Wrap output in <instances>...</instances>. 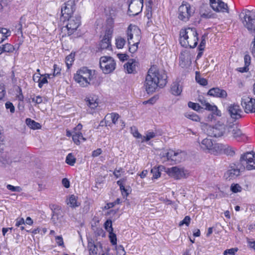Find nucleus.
<instances>
[{
  "mask_svg": "<svg viewBox=\"0 0 255 255\" xmlns=\"http://www.w3.org/2000/svg\"><path fill=\"white\" fill-rule=\"evenodd\" d=\"M206 44L205 38L204 36L202 37V40L200 43L199 46L198 47V50H204Z\"/></svg>",
  "mask_w": 255,
  "mask_h": 255,
  "instance_id": "obj_52",
  "label": "nucleus"
},
{
  "mask_svg": "<svg viewBox=\"0 0 255 255\" xmlns=\"http://www.w3.org/2000/svg\"><path fill=\"white\" fill-rule=\"evenodd\" d=\"M6 188L9 190H10L12 192H20L22 191V189L19 186H14L10 184H7L6 185Z\"/></svg>",
  "mask_w": 255,
  "mask_h": 255,
  "instance_id": "obj_43",
  "label": "nucleus"
},
{
  "mask_svg": "<svg viewBox=\"0 0 255 255\" xmlns=\"http://www.w3.org/2000/svg\"><path fill=\"white\" fill-rule=\"evenodd\" d=\"M26 125L31 129H38L41 128L40 124L30 118H27L25 120Z\"/></svg>",
  "mask_w": 255,
  "mask_h": 255,
  "instance_id": "obj_29",
  "label": "nucleus"
},
{
  "mask_svg": "<svg viewBox=\"0 0 255 255\" xmlns=\"http://www.w3.org/2000/svg\"><path fill=\"white\" fill-rule=\"evenodd\" d=\"M109 233H110L109 237H110L111 243L114 245H116L117 244V238H116V234H114L113 233V232H109Z\"/></svg>",
  "mask_w": 255,
  "mask_h": 255,
  "instance_id": "obj_50",
  "label": "nucleus"
},
{
  "mask_svg": "<svg viewBox=\"0 0 255 255\" xmlns=\"http://www.w3.org/2000/svg\"><path fill=\"white\" fill-rule=\"evenodd\" d=\"M120 118V115L116 113H112L107 114L105 119V125L106 126H112L111 124L116 125L118 119Z\"/></svg>",
  "mask_w": 255,
  "mask_h": 255,
  "instance_id": "obj_23",
  "label": "nucleus"
},
{
  "mask_svg": "<svg viewBox=\"0 0 255 255\" xmlns=\"http://www.w3.org/2000/svg\"><path fill=\"white\" fill-rule=\"evenodd\" d=\"M72 139L74 143L77 145L80 144V139H82L83 141L86 140V138L83 137L82 133L80 131H75L73 132Z\"/></svg>",
  "mask_w": 255,
  "mask_h": 255,
  "instance_id": "obj_30",
  "label": "nucleus"
},
{
  "mask_svg": "<svg viewBox=\"0 0 255 255\" xmlns=\"http://www.w3.org/2000/svg\"><path fill=\"white\" fill-rule=\"evenodd\" d=\"M87 105L92 109H95L98 106V102L97 100L94 99V98L87 99L86 100Z\"/></svg>",
  "mask_w": 255,
  "mask_h": 255,
  "instance_id": "obj_31",
  "label": "nucleus"
},
{
  "mask_svg": "<svg viewBox=\"0 0 255 255\" xmlns=\"http://www.w3.org/2000/svg\"><path fill=\"white\" fill-rule=\"evenodd\" d=\"M123 172V169L122 168H120L119 169H116L114 170L113 174L115 176V177L118 178L121 176V173Z\"/></svg>",
  "mask_w": 255,
  "mask_h": 255,
  "instance_id": "obj_57",
  "label": "nucleus"
},
{
  "mask_svg": "<svg viewBox=\"0 0 255 255\" xmlns=\"http://www.w3.org/2000/svg\"><path fill=\"white\" fill-rule=\"evenodd\" d=\"M1 46L3 52H11L14 50L13 46L10 44L7 43L6 44L2 45Z\"/></svg>",
  "mask_w": 255,
  "mask_h": 255,
  "instance_id": "obj_40",
  "label": "nucleus"
},
{
  "mask_svg": "<svg viewBox=\"0 0 255 255\" xmlns=\"http://www.w3.org/2000/svg\"><path fill=\"white\" fill-rule=\"evenodd\" d=\"M242 189V187L238 184H232L231 186V190L233 193L240 192Z\"/></svg>",
  "mask_w": 255,
  "mask_h": 255,
  "instance_id": "obj_41",
  "label": "nucleus"
},
{
  "mask_svg": "<svg viewBox=\"0 0 255 255\" xmlns=\"http://www.w3.org/2000/svg\"><path fill=\"white\" fill-rule=\"evenodd\" d=\"M131 130L133 136L138 138H141V140L142 139L143 136L139 133L137 129L135 127H131Z\"/></svg>",
  "mask_w": 255,
  "mask_h": 255,
  "instance_id": "obj_46",
  "label": "nucleus"
},
{
  "mask_svg": "<svg viewBox=\"0 0 255 255\" xmlns=\"http://www.w3.org/2000/svg\"><path fill=\"white\" fill-rule=\"evenodd\" d=\"M5 93V92L3 85H0V100L4 97Z\"/></svg>",
  "mask_w": 255,
  "mask_h": 255,
  "instance_id": "obj_60",
  "label": "nucleus"
},
{
  "mask_svg": "<svg viewBox=\"0 0 255 255\" xmlns=\"http://www.w3.org/2000/svg\"><path fill=\"white\" fill-rule=\"evenodd\" d=\"M55 241L58 246H61L64 244L63 238L61 236L55 237Z\"/></svg>",
  "mask_w": 255,
  "mask_h": 255,
  "instance_id": "obj_54",
  "label": "nucleus"
},
{
  "mask_svg": "<svg viewBox=\"0 0 255 255\" xmlns=\"http://www.w3.org/2000/svg\"><path fill=\"white\" fill-rule=\"evenodd\" d=\"M180 43L184 47L195 48L198 41V34L195 28L187 27L180 31Z\"/></svg>",
  "mask_w": 255,
  "mask_h": 255,
  "instance_id": "obj_4",
  "label": "nucleus"
},
{
  "mask_svg": "<svg viewBox=\"0 0 255 255\" xmlns=\"http://www.w3.org/2000/svg\"><path fill=\"white\" fill-rule=\"evenodd\" d=\"M42 75L39 73L38 74H34L33 76V80L35 82H39L41 76Z\"/></svg>",
  "mask_w": 255,
  "mask_h": 255,
  "instance_id": "obj_62",
  "label": "nucleus"
},
{
  "mask_svg": "<svg viewBox=\"0 0 255 255\" xmlns=\"http://www.w3.org/2000/svg\"><path fill=\"white\" fill-rule=\"evenodd\" d=\"M199 143L200 148L205 152L217 154L218 151L221 150V145L219 143H213V140L208 138L203 139Z\"/></svg>",
  "mask_w": 255,
  "mask_h": 255,
  "instance_id": "obj_5",
  "label": "nucleus"
},
{
  "mask_svg": "<svg viewBox=\"0 0 255 255\" xmlns=\"http://www.w3.org/2000/svg\"><path fill=\"white\" fill-rule=\"evenodd\" d=\"M61 73V69L57 66L56 64L53 66V73L51 75L53 77L58 76Z\"/></svg>",
  "mask_w": 255,
  "mask_h": 255,
  "instance_id": "obj_49",
  "label": "nucleus"
},
{
  "mask_svg": "<svg viewBox=\"0 0 255 255\" xmlns=\"http://www.w3.org/2000/svg\"><path fill=\"white\" fill-rule=\"evenodd\" d=\"M165 172L169 176L177 180L186 177V171L184 168L179 166L167 168Z\"/></svg>",
  "mask_w": 255,
  "mask_h": 255,
  "instance_id": "obj_13",
  "label": "nucleus"
},
{
  "mask_svg": "<svg viewBox=\"0 0 255 255\" xmlns=\"http://www.w3.org/2000/svg\"><path fill=\"white\" fill-rule=\"evenodd\" d=\"M196 80L199 84L202 86H206L208 84L207 80L206 79L201 78L197 76H196Z\"/></svg>",
  "mask_w": 255,
  "mask_h": 255,
  "instance_id": "obj_48",
  "label": "nucleus"
},
{
  "mask_svg": "<svg viewBox=\"0 0 255 255\" xmlns=\"http://www.w3.org/2000/svg\"><path fill=\"white\" fill-rule=\"evenodd\" d=\"M200 102H201L202 105L205 107V109L206 110L212 112L213 114L216 116H221V112L218 109L217 107L216 106L211 105L210 104L204 100H200Z\"/></svg>",
  "mask_w": 255,
  "mask_h": 255,
  "instance_id": "obj_24",
  "label": "nucleus"
},
{
  "mask_svg": "<svg viewBox=\"0 0 255 255\" xmlns=\"http://www.w3.org/2000/svg\"><path fill=\"white\" fill-rule=\"evenodd\" d=\"M194 11L191 9L189 3L184 2L178 8V18L185 22L187 21L190 16L193 14Z\"/></svg>",
  "mask_w": 255,
  "mask_h": 255,
  "instance_id": "obj_10",
  "label": "nucleus"
},
{
  "mask_svg": "<svg viewBox=\"0 0 255 255\" xmlns=\"http://www.w3.org/2000/svg\"><path fill=\"white\" fill-rule=\"evenodd\" d=\"M207 95L221 99H226L228 96L226 91L220 89L218 87L213 88L210 89L207 93Z\"/></svg>",
  "mask_w": 255,
  "mask_h": 255,
  "instance_id": "obj_19",
  "label": "nucleus"
},
{
  "mask_svg": "<svg viewBox=\"0 0 255 255\" xmlns=\"http://www.w3.org/2000/svg\"><path fill=\"white\" fill-rule=\"evenodd\" d=\"M139 43V42L132 41V43L129 46V52L131 53H134L137 50V45Z\"/></svg>",
  "mask_w": 255,
  "mask_h": 255,
  "instance_id": "obj_39",
  "label": "nucleus"
},
{
  "mask_svg": "<svg viewBox=\"0 0 255 255\" xmlns=\"http://www.w3.org/2000/svg\"><path fill=\"white\" fill-rule=\"evenodd\" d=\"M225 136L229 138L232 137L238 141L244 140L246 137L239 127L235 124L226 127Z\"/></svg>",
  "mask_w": 255,
  "mask_h": 255,
  "instance_id": "obj_6",
  "label": "nucleus"
},
{
  "mask_svg": "<svg viewBox=\"0 0 255 255\" xmlns=\"http://www.w3.org/2000/svg\"><path fill=\"white\" fill-rule=\"evenodd\" d=\"M126 180L125 178H122L118 180L117 182V184L120 186V188H123L124 186V183Z\"/></svg>",
  "mask_w": 255,
  "mask_h": 255,
  "instance_id": "obj_64",
  "label": "nucleus"
},
{
  "mask_svg": "<svg viewBox=\"0 0 255 255\" xmlns=\"http://www.w3.org/2000/svg\"><path fill=\"white\" fill-rule=\"evenodd\" d=\"M66 162L71 166L74 165L76 162V158L72 153H69L66 158Z\"/></svg>",
  "mask_w": 255,
  "mask_h": 255,
  "instance_id": "obj_33",
  "label": "nucleus"
},
{
  "mask_svg": "<svg viewBox=\"0 0 255 255\" xmlns=\"http://www.w3.org/2000/svg\"><path fill=\"white\" fill-rule=\"evenodd\" d=\"M127 35L129 45L132 43V40L137 42L140 41V30L136 25L130 24L127 30Z\"/></svg>",
  "mask_w": 255,
  "mask_h": 255,
  "instance_id": "obj_11",
  "label": "nucleus"
},
{
  "mask_svg": "<svg viewBox=\"0 0 255 255\" xmlns=\"http://www.w3.org/2000/svg\"><path fill=\"white\" fill-rule=\"evenodd\" d=\"M210 4L216 12L229 13V7L227 3L222 0H210Z\"/></svg>",
  "mask_w": 255,
  "mask_h": 255,
  "instance_id": "obj_16",
  "label": "nucleus"
},
{
  "mask_svg": "<svg viewBox=\"0 0 255 255\" xmlns=\"http://www.w3.org/2000/svg\"><path fill=\"white\" fill-rule=\"evenodd\" d=\"M190 222V218L189 216H187L184 218V219L182 221H181L180 222L179 225L182 226L183 224H185L187 226H188L189 225Z\"/></svg>",
  "mask_w": 255,
  "mask_h": 255,
  "instance_id": "obj_53",
  "label": "nucleus"
},
{
  "mask_svg": "<svg viewBox=\"0 0 255 255\" xmlns=\"http://www.w3.org/2000/svg\"><path fill=\"white\" fill-rule=\"evenodd\" d=\"M117 55H118L119 58L120 59V60H121L122 61H124L125 60H127V59L128 57L126 54L120 53V54H118Z\"/></svg>",
  "mask_w": 255,
  "mask_h": 255,
  "instance_id": "obj_61",
  "label": "nucleus"
},
{
  "mask_svg": "<svg viewBox=\"0 0 255 255\" xmlns=\"http://www.w3.org/2000/svg\"><path fill=\"white\" fill-rule=\"evenodd\" d=\"M112 29L109 28L106 30L105 34L99 44L101 50L104 49L112 50L111 40L112 37Z\"/></svg>",
  "mask_w": 255,
  "mask_h": 255,
  "instance_id": "obj_14",
  "label": "nucleus"
},
{
  "mask_svg": "<svg viewBox=\"0 0 255 255\" xmlns=\"http://www.w3.org/2000/svg\"><path fill=\"white\" fill-rule=\"evenodd\" d=\"M5 108L6 109H9L10 113H13L14 112V107L12 103L10 102H7L5 103Z\"/></svg>",
  "mask_w": 255,
  "mask_h": 255,
  "instance_id": "obj_51",
  "label": "nucleus"
},
{
  "mask_svg": "<svg viewBox=\"0 0 255 255\" xmlns=\"http://www.w3.org/2000/svg\"><path fill=\"white\" fill-rule=\"evenodd\" d=\"M210 131L211 132L210 133L211 134V136L219 137L222 136L224 133L225 134L226 128L223 126H216L212 127L211 128Z\"/></svg>",
  "mask_w": 255,
  "mask_h": 255,
  "instance_id": "obj_25",
  "label": "nucleus"
},
{
  "mask_svg": "<svg viewBox=\"0 0 255 255\" xmlns=\"http://www.w3.org/2000/svg\"><path fill=\"white\" fill-rule=\"evenodd\" d=\"M74 55L72 53H71L67 56H66L65 58L66 63L67 66L68 68L70 67V66L72 65V63L74 61Z\"/></svg>",
  "mask_w": 255,
  "mask_h": 255,
  "instance_id": "obj_38",
  "label": "nucleus"
},
{
  "mask_svg": "<svg viewBox=\"0 0 255 255\" xmlns=\"http://www.w3.org/2000/svg\"><path fill=\"white\" fill-rule=\"evenodd\" d=\"M221 145V150L218 151V154H220L224 152L228 155L233 156L235 154V151L233 147L228 145V144H223L220 143Z\"/></svg>",
  "mask_w": 255,
  "mask_h": 255,
  "instance_id": "obj_26",
  "label": "nucleus"
},
{
  "mask_svg": "<svg viewBox=\"0 0 255 255\" xmlns=\"http://www.w3.org/2000/svg\"><path fill=\"white\" fill-rule=\"evenodd\" d=\"M105 229L109 232H112L113 231V229L112 228V222L110 220H108L105 223Z\"/></svg>",
  "mask_w": 255,
  "mask_h": 255,
  "instance_id": "obj_44",
  "label": "nucleus"
},
{
  "mask_svg": "<svg viewBox=\"0 0 255 255\" xmlns=\"http://www.w3.org/2000/svg\"><path fill=\"white\" fill-rule=\"evenodd\" d=\"M160 167H154L151 170V173L152 174V178L157 179L160 176L161 173L159 171Z\"/></svg>",
  "mask_w": 255,
  "mask_h": 255,
  "instance_id": "obj_35",
  "label": "nucleus"
},
{
  "mask_svg": "<svg viewBox=\"0 0 255 255\" xmlns=\"http://www.w3.org/2000/svg\"><path fill=\"white\" fill-rule=\"evenodd\" d=\"M67 204L71 208H76L80 205V203L78 201V197L75 195H71L67 200Z\"/></svg>",
  "mask_w": 255,
  "mask_h": 255,
  "instance_id": "obj_27",
  "label": "nucleus"
},
{
  "mask_svg": "<svg viewBox=\"0 0 255 255\" xmlns=\"http://www.w3.org/2000/svg\"><path fill=\"white\" fill-rule=\"evenodd\" d=\"M167 75L156 66H152L148 71L144 87L148 94L154 92L158 87H163L167 83Z\"/></svg>",
  "mask_w": 255,
  "mask_h": 255,
  "instance_id": "obj_2",
  "label": "nucleus"
},
{
  "mask_svg": "<svg viewBox=\"0 0 255 255\" xmlns=\"http://www.w3.org/2000/svg\"><path fill=\"white\" fill-rule=\"evenodd\" d=\"M102 150L101 148H97L94 150L92 152V156L94 157H97L102 153Z\"/></svg>",
  "mask_w": 255,
  "mask_h": 255,
  "instance_id": "obj_58",
  "label": "nucleus"
},
{
  "mask_svg": "<svg viewBox=\"0 0 255 255\" xmlns=\"http://www.w3.org/2000/svg\"><path fill=\"white\" fill-rule=\"evenodd\" d=\"M25 224V221L23 218H18L16 220L15 226L16 227H20L21 225Z\"/></svg>",
  "mask_w": 255,
  "mask_h": 255,
  "instance_id": "obj_55",
  "label": "nucleus"
},
{
  "mask_svg": "<svg viewBox=\"0 0 255 255\" xmlns=\"http://www.w3.org/2000/svg\"><path fill=\"white\" fill-rule=\"evenodd\" d=\"M138 66V62L135 60L130 59L124 65V68L128 74H135Z\"/></svg>",
  "mask_w": 255,
  "mask_h": 255,
  "instance_id": "obj_21",
  "label": "nucleus"
},
{
  "mask_svg": "<svg viewBox=\"0 0 255 255\" xmlns=\"http://www.w3.org/2000/svg\"><path fill=\"white\" fill-rule=\"evenodd\" d=\"M0 32L2 35H4L3 36H6V38L9 35V31L6 28H2L0 29Z\"/></svg>",
  "mask_w": 255,
  "mask_h": 255,
  "instance_id": "obj_63",
  "label": "nucleus"
},
{
  "mask_svg": "<svg viewBox=\"0 0 255 255\" xmlns=\"http://www.w3.org/2000/svg\"><path fill=\"white\" fill-rule=\"evenodd\" d=\"M23 17L22 16L20 19V21H19L18 24H17V25L16 26V28H17V34H21V36H22V23L23 21Z\"/></svg>",
  "mask_w": 255,
  "mask_h": 255,
  "instance_id": "obj_45",
  "label": "nucleus"
},
{
  "mask_svg": "<svg viewBox=\"0 0 255 255\" xmlns=\"http://www.w3.org/2000/svg\"><path fill=\"white\" fill-rule=\"evenodd\" d=\"M245 65L249 66L251 63V57L249 54H246L244 56Z\"/></svg>",
  "mask_w": 255,
  "mask_h": 255,
  "instance_id": "obj_56",
  "label": "nucleus"
},
{
  "mask_svg": "<svg viewBox=\"0 0 255 255\" xmlns=\"http://www.w3.org/2000/svg\"><path fill=\"white\" fill-rule=\"evenodd\" d=\"M162 158H166L167 160L174 161L175 163H179L184 160L186 154L182 151H174L172 149H169L163 151L160 154Z\"/></svg>",
  "mask_w": 255,
  "mask_h": 255,
  "instance_id": "obj_7",
  "label": "nucleus"
},
{
  "mask_svg": "<svg viewBox=\"0 0 255 255\" xmlns=\"http://www.w3.org/2000/svg\"><path fill=\"white\" fill-rule=\"evenodd\" d=\"M67 19L66 28L68 30V34H72L79 26L81 23V17L79 15H70L67 18H64Z\"/></svg>",
  "mask_w": 255,
  "mask_h": 255,
  "instance_id": "obj_12",
  "label": "nucleus"
},
{
  "mask_svg": "<svg viewBox=\"0 0 255 255\" xmlns=\"http://www.w3.org/2000/svg\"><path fill=\"white\" fill-rule=\"evenodd\" d=\"M156 136V133L153 131H147L145 136H143L142 139L141 140V142H144V141H148L150 139L155 137Z\"/></svg>",
  "mask_w": 255,
  "mask_h": 255,
  "instance_id": "obj_34",
  "label": "nucleus"
},
{
  "mask_svg": "<svg viewBox=\"0 0 255 255\" xmlns=\"http://www.w3.org/2000/svg\"><path fill=\"white\" fill-rule=\"evenodd\" d=\"M238 250V248H232L226 250L224 252V255H235Z\"/></svg>",
  "mask_w": 255,
  "mask_h": 255,
  "instance_id": "obj_47",
  "label": "nucleus"
},
{
  "mask_svg": "<svg viewBox=\"0 0 255 255\" xmlns=\"http://www.w3.org/2000/svg\"><path fill=\"white\" fill-rule=\"evenodd\" d=\"M245 162L247 169H255V154L253 152H247L241 156L239 162L230 164L229 169L225 173L226 178L230 180L239 176L241 172L245 170Z\"/></svg>",
  "mask_w": 255,
  "mask_h": 255,
  "instance_id": "obj_1",
  "label": "nucleus"
},
{
  "mask_svg": "<svg viewBox=\"0 0 255 255\" xmlns=\"http://www.w3.org/2000/svg\"><path fill=\"white\" fill-rule=\"evenodd\" d=\"M193 56L187 50L182 51L179 56V65L182 68L189 66L192 63Z\"/></svg>",
  "mask_w": 255,
  "mask_h": 255,
  "instance_id": "obj_18",
  "label": "nucleus"
},
{
  "mask_svg": "<svg viewBox=\"0 0 255 255\" xmlns=\"http://www.w3.org/2000/svg\"><path fill=\"white\" fill-rule=\"evenodd\" d=\"M126 41L125 38L119 36L116 39V44L118 48H122L125 45Z\"/></svg>",
  "mask_w": 255,
  "mask_h": 255,
  "instance_id": "obj_32",
  "label": "nucleus"
},
{
  "mask_svg": "<svg viewBox=\"0 0 255 255\" xmlns=\"http://www.w3.org/2000/svg\"><path fill=\"white\" fill-rule=\"evenodd\" d=\"M185 116L193 121L198 122L200 121L199 117L194 113H186Z\"/></svg>",
  "mask_w": 255,
  "mask_h": 255,
  "instance_id": "obj_37",
  "label": "nucleus"
},
{
  "mask_svg": "<svg viewBox=\"0 0 255 255\" xmlns=\"http://www.w3.org/2000/svg\"><path fill=\"white\" fill-rule=\"evenodd\" d=\"M241 104L247 113L255 112V99L249 97H244Z\"/></svg>",
  "mask_w": 255,
  "mask_h": 255,
  "instance_id": "obj_17",
  "label": "nucleus"
},
{
  "mask_svg": "<svg viewBox=\"0 0 255 255\" xmlns=\"http://www.w3.org/2000/svg\"><path fill=\"white\" fill-rule=\"evenodd\" d=\"M51 74H46L44 75V77L42 78H41L39 83H38V87L40 88H41L43 86V85L44 84L47 83V78H51Z\"/></svg>",
  "mask_w": 255,
  "mask_h": 255,
  "instance_id": "obj_36",
  "label": "nucleus"
},
{
  "mask_svg": "<svg viewBox=\"0 0 255 255\" xmlns=\"http://www.w3.org/2000/svg\"><path fill=\"white\" fill-rule=\"evenodd\" d=\"M63 185L66 188H68L70 187V182L69 180L66 178H63L62 180Z\"/></svg>",
  "mask_w": 255,
  "mask_h": 255,
  "instance_id": "obj_59",
  "label": "nucleus"
},
{
  "mask_svg": "<svg viewBox=\"0 0 255 255\" xmlns=\"http://www.w3.org/2000/svg\"><path fill=\"white\" fill-rule=\"evenodd\" d=\"M116 62L110 56H102L100 59V66L103 72L109 74L113 72L116 68Z\"/></svg>",
  "mask_w": 255,
  "mask_h": 255,
  "instance_id": "obj_8",
  "label": "nucleus"
},
{
  "mask_svg": "<svg viewBox=\"0 0 255 255\" xmlns=\"http://www.w3.org/2000/svg\"><path fill=\"white\" fill-rule=\"evenodd\" d=\"M188 106L190 108H191L196 111H198L201 109V107L199 104L195 103L192 102H188Z\"/></svg>",
  "mask_w": 255,
  "mask_h": 255,
  "instance_id": "obj_42",
  "label": "nucleus"
},
{
  "mask_svg": "<svg viewBox=\"0 0 255 255\" xmlns=\"http://www.w3.org/2000/svg\"><path fill=\"white\" fill-rule=\"evenodd\" d=\"M243 23L249 32L255 36V14L248 10L244 16Z\"/></svg>",
  "mask_w": 255,
  "mask_h": 255,
  "instance_id": "obj_9",
  "label": "nucleus"
},
{
  "mask_svg": "<svg viewBox=\"0 0 255 255\" xmlns=\"http://www.w3.org/2000/svg\"><path fill=\"white\" fill-rule=\"evenodd\" d=\"M228 111L231 118L235 120H238L241 118L242 110L237 105H231L228 109Z\"/></svg>",
  "mask_w": 255,
  "mask_h": 255,
  "instance_id": "obj_20",
  "label": "nucleus"
},
{
  "mask_svg": "<svg viewBox=\"0 0 255 255\" xmlns=\"http://www.w3.org/2000/svg\"><path fill=\"white\" fill-rule=\"evenodd\" d=\"M182 91V88L179 82H173L171 87V92L175 96H179L180 95Z\"/></svg>",
  "mask_w": 255,
  "mask_h": 255,
  "instance_id": "obj_28",
  "label": "nucleus"
},
{
  "mask_svg": "<svg viewBox=\"0 0 255 255\" xmlns=\"http://www.w3.org/2000/svg\"><path fill=\"white\" fill-rule=\"evenodd\" d=\"M75 81L82 87H87L90 85L99 86L102 80L98 76L95 71L89 70L87 67H83L78 70L74 75Z\"/></svg>",
  "mask_w": 255,
  "mask_h": 255,
  "instance_id": "obj_3",
  "label": "nucleus"
},
{
  "mask_svg": "<svg viewBox=\"0 0 255 255\" xmlns=\"http://www.w3.org/2000/svg\"><path fill=\"white\" fill-rule=\"evenodd\" d=\"M75 10V0H69L61 7V14L63 18L71 15Z\"/></svg>",
  "mask_w": 255,
  "mask_h": 255,
  "instance_id": "obj_15",
  "label": "nucleus"
},
{
  "mask_svg": "<svg viewBox=\"0 0 255 255\" xmlns=\"http://www.w3.org/2000/svg\"><path fill=\"white\" fill-rule=\"evenodd\" d=\"M133 2L135 3H139V4L142 6L143 0H132L128 3V13L130 15H137L140 10L139 6L136 7H134L133 4Z\"/></svg>",
  "mask_w": 255,
  "mask_h": 255,
  "instance_id": "obj_22",
  "label": "nucleus"
}]
</instances>
